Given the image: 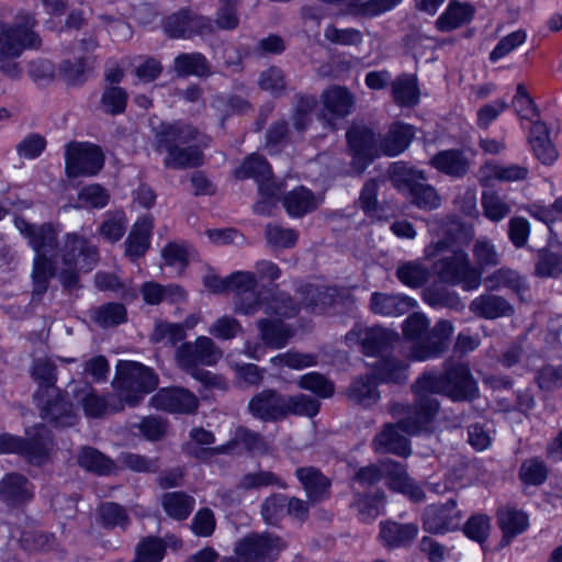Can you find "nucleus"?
<instances>
[{
  "label": "nucleus",
  "mask_w": 562,
  "mask_h": 562,
  "mask_svg": "<svg viewBox=\"0 0 562 562\" xmlns=\"http://www.w3.org/2000/svg\"><path fill=\"white\" fill-rule=\"evenodd\" d=\"M412 391L418 407L425 411L419 419L420 424L431 423L439 412V402L434 394H443L454 402L473 401L479 397L477 383L470 368L463 363L447 367L442 374L424 372L412 384Z\"/></svg>",
  "instance_id": "obj_1"
},
{
  "label": "nucleus",
  "mask_w": 562,
  "mask_h": 562,
  "mask_svg": "<svg viewBox=\"0 0 562 562\" xmlns=\"http://www.w3.org/2000/svg\"><path fill=\"white\" fill-rule=\"evenodd\" d=\"M198 135L199 131L190 124L181 121L162 122L153 128V147L159 154L166 153V168H196L203 164V153L198 146L189 144L196 139Z\"/></svg>",
  "instance_id": "obj_2"
},
{
  "label": "nucleus",
  "mask_w": 562,
  "mask_h": 562,
  "mask_svg": "<svg viewBox=\"0 0 562 562\" xmlns=\"http://www.w3.org/2000/svg\"><path fill=\"white\" fill-rule=\"evenodd\" d=\"M389 412L397 422L385 424L372 440V448L376 453H392L402 458L412 454L409 440L405 435H416L427 430L431 423H419L425 411L418 403L404 405L397 402L390 403Z\"/></svg>",
  "instance_id": "obj_3"
},
{
  "label": "nucleus",
  "mask_w": 562,
  "mask_h": 562,
  "mask_svg": "<svg viewBox=\"0 0 562 562\" xmlns=\"http://www.w3.org/2000/svg\"><path fill=\"white\" fill-rule=\"evenodd\" d=\"M424 254L428 260L440 255L432 268L442 283L462 285L465 291L475 290L481 285L482 273L471 265L464 250L449 249L447 241L439 240L426 246Z\"/></svg>",
  "instance_id": "obj_4"
},
{
  "label": "nucleus",
  "mask_w": 562,
  "mask_h": 562,
  "mask_svg": "<svg viewBox=\"0 0 562 562\" xmlns=\"http://www.w3.org/2000/svg\"><path fill=\"white\" fill-rule=\"evenodd\" d=\"M122 403L136 406L145 394L158 385L157 374L148 367L135 361H121L112 382Z\"/></svg>",
  "instance_id": "obj_5"
},
{
  "label": "nucleus",
  "mask_w": 562,
  "mask_h": 562,
  "mask_svg": "<svg viewBox=\"0 0 562 562\" xmlns=\"http://www.w3.org/2000/svg\"><path fill=\"white\" fill-rule=\"evenodd\" d=\"M36 20L30 13H19L13 23L0 20V61L15 59L27 48H38L41 38L34 32Z\"/></svg>",
  "instance_id": "obj_6"
},
{
  "label": "nucleus",
  "mask_w": 562,
  "mask_h": 562,
  "mask_svg": "<svg viewBox=\"0 0 562 562\" xmlns=\"http://www.w3.org/2000/svg\"><path fill=\"white\" fill-rule=\"evenodd\" d=\"M285 546L284 540L276 533L250 532L235 543L234 553L245 562H271L277 560Z\"/></svg>",
  "instance_id": "obj_7"
},
{
  "label": "nucleus",
  "mask_w": 562,
  "mask_h": 562,
  "mask_svg": "<svg viewBox=\"0 0 562 562\" xmlns=\"http://www.w3.org/2000/svg\"><path fill=\"white\" fill-rule=\"evenodd\" d=\"M104 165L101 148L90 143L71 142L65 150V172L68 178L93 177Z\"/></svg>",
  "instance_id": "obj_8"
},
{
  "label": "nucleus",
  "mask_w": 562,
  "mask_h": 562,
  "mask_svg": "<svg viewBox=\"0 0 562 562\" xmlns=\"http://www.w3.org/2000/svg\"><path fill=\"white\" fill-rule=\"evenodd\" d=\"M165 33L171 38L190 40L214 33L213 21L195 11L182 8L162 21Z\"/></svg>",
  "instance_id": "obj_9"
},
{
  "label": "nucleus",
  "mask_w": 562,
  "mask_h": 562,
  "mask_svg": "<svg viewBox=\"0 0 562 562\" xmlns=\"http://www.w3.org/2000/svg\"><path fill=\"white\" fill-rule=\"evenodd\" d=\"M70 387L74 398L82 406L88 417L99 418L124 409L122 398L117 394L99 395L90 383L83 381L71 382Z\"/></svg>",
  "instance_id": "obj_10"
},
{
  "label": "nucleus",
  "mask_w": 562,
  "mask_h": 562,
  "mask_svg": "<svg viewBox=\"0 0 562 562\" xmlns=\"http://www.w3.org/2000/svg\"><path fill=\"white\" fill-rule=\"evenodd\" d=\"M463 514L457 506L456 498L443 504L427 505L422 514L423 529L431 535H443L457 530L462 522Z\"/></svg>",
  "instance_id": "obj_11"
},
{
  "label": "nucleus",
  "mask_w": 562,
  "mask_h": 562,
  "mask_svg": "<svg viewBox=\"0 0 562 562\" xmlns=\"http://www.w3.org/2000/svg\"><path fill=\"white\" fill-rule=\"evenodd\" d=\"M452 333L453 326L449 321H438L422 340L412 345L409 358L415 361H426L440 357L448 350Z\"/></svg>",
  "instance_id": "obj_12"
},
{
  "label": "nucleus",
  "mask_w": 562,
  "mask_h": 562,
  "mask_svg": "<svg viewBox=\"0 0 562 562\" xmlns=\"http://www.w3.org/2000/svg\"><path fill=\"white\" fill-rule=\"evenodd\" d=\"M60 256L65 266L79 267L83 272L91 271L99 261L97 247L75 233L65 236Z\"/></svg>",
  "instance_id": "obj_13"
},
{
  "label": "nucleus",
  "mask_w": 562,
  "mask_h": 562,
  "mask_svg": "<svg viewBox=\"0 0 562 562\" xmlns=\"http://www.w3.org/2000/svg\"><path fill=\"white\" fill-rule=\"evenodd\" d=\"M34 397L41 408L43 419L57 427H70L77 423V415L74 413L71 404L60 396L58 390L56 393L49 392L44 395L36 392Z\"/></svg>",
  "instance_id": "obj_14"
},
{
  "label": "nucleus",
  "mask_w": 562,
  "mask_h": 562,
  "mask_svg": "<svg viewBox=\"0 0 562 562\" xmlns=\"http://www.w3.org/2000/svg\"><path fill=\"white\" fill-rule=\"evenodd\" d=\"M397 339V334L380 326L351 330L346 335L349 345L359 344L367 356H376L386 351Z\"/></svg>",
  "instance_id": "obj_15"
},
{
  "label": "nucleus",
  "mask_w": 562,
  "mask_h": 562,
  "mask_svg": "<svg viewBox=\"0 0 562 562\" xmlns=\"http://www.w3.org/2000/svg\"><path fill=\"white\" fill-rule=\"evenodd\" d=\"M149 403L157 409L180 414L194 413L199 406L196 396L182 387L161 389Z\"/></svg>",
  "instance_id": "obj_16"
},
{
  "label": "nucleus",
  "mask_w": 562,
  "mask_h": 562,
  "mask_svg": "<svg viewBox=\"0 0 562 562\" xmlns=\"http://www.w3.org/2000/svg\"><path fill=\"white\" fill-rule=\"evenodd\" d=\"M34 497V486L20 473H8L0 481V499L7 506L20 508Z\"/></svg>",
  "instance_id": "obj_17"
},
{
  "label": "nucleus",
  "mask_w": 562,
  "mask_h": 562,
  "mask_svg": "<svg viewBox=\"0 0 562 562\" xmlns=\"http://www.w3.org/2000/svg\"><path fill=\"white\" fill-rule=\"evenodd\" d=\"M15 226L27 239L30 246L36 252L35 256L53 252L57 248L58 233L52 224L33 225L22 217L15 218Z\"/></svg>",
  "instance_id": "obj_18"
},
{
  "label": "nucleus",
  "mask_w": 562,
  "mask_h": 562,
  "mask_svg": "<svg viewBox=\"0 0 562 562\" xmlns=\"http://www.w3.org/2000/svg\"><path fill=\"white\" fill-rule=\"evenodd\" d=\"M53 447V437L48 428L44 425H36L26 431L21 456L30 463L41 465L48 460Z\"/></svg>",
  "instance_id": "obj_19"
},
{
  "label": "nucleus",
  "mask_w": 562,
  "mask_h": 562,
  "mask_svg": "<svg viewBox=\"0 0 562 562\" xmlns=\"http://www.w3.org/2000/svg\"><path fill=\"white\" fill-rule=\"evenodd\" d=\"M249 413L263 422H276L284 418V395L274 390L257 393L248 403Z\"/></svg>",
  "instance_id": "obj_20"
},
{
  "label": "nucleus",
  "mask_w": 562,
  "mask_h": 562,
  "mask_svg": "<svg viewBox=\"0 0 562 562\" xmlns=\"http://www.w3.org/2000/svg\"><path fill=\"white\" fill-rule=\"evenodd\" d=\"M295 476L302 485L308 502L318 504L330 496L331 480L315 467H300Z\"/></svg>",
  "instance_id": "obj_21"
},
{
  "label": "nucleus",
  "mask_w": 562,
  "mask_h": 562,
  "mask_svg": "<svg viewBox=\"0 0 562 562\" xmlns=\"http://www.w3.org/2000/svg\"><path fill=\"white\" fill-rule=\"evenodd\" d=\"M490 292L483 293L470 302L469 310L476 317L496 319L514 315L515 308L504 296Z\"/></svg>",
  "instance_id": "obj_22"
},
{
  "label": "nucleus",
  "mask_w": 562,
  "mask_h": 562,
  "mask_svg": "<svg viewBox=\"0 0 562 562\" xmlns=\"http://www.w3.org/2000/svg\"><path fill=\"white\" fill-rule=\"evenodd\" d=\"M417 305L416 300L401 293L373 292L370 297V310L382 316H401Z\"/></svg>",
  "instance_id": "obj_23"
},
{
  "label": "nucleus",
  "mask_w": 562,
  "mask_h": 562,
  "mask_svg": "<svg viewBox=\"0 0 562 562\" xmlns=\"http://www.w3.org/2000/svg\"><path fill=\"white\" fill-rule=\"evenodd\" d=\"M198 355L195 341L183 342L176 350V360L182 369L190 371L192 376L201 381L204 385L218 386L221 384L220 376L198 368V366L201 364Z\"/></svg>",
  "instance_id": "obj_24"
},
{
  "label": "nucleus",
  "mask_w": 562,
  "mask_h": 562,
  "mask_svg": "<svg viewBox=\"0 0 562 562\" xmlns=\"http://www.w3.org/2000/svg\"><path fill=\"white\" fill-rule=\"evenodd\" d=\"M418 535V526L414 522L400 524L393 520L380 522L379 538L387 548L409 546Z\"/></svg>",
  "instance_id": "obj_25"
},
{
  "label": "nucleus",
  "mask_w": 562,
  "mask_h": 562,
  "mask_svg": "<svg viewBox=\"0 0 562 562\" xmlns=\"http://www.w3.org/2000/svg\"><path fill=\"white\" fill-rule=\"evenodd\" d=\"M347 139L355 158L370 162L376 155V139L372 130L355 125L347 132Z\"/></svg>",
  "instance_id": "obj_26"
},
{
  "label": "nucleus",
  "mask_w": 562,
  "mask_h": 562,
  "mask_svg": "<svg viewBox=\"0 0 562 562\" xmlns=\"http://www.w3.org/2000/svg\"><path fill=\"white\" fill-rule=\"evenodd\" d=\"M414 128L412 125L394 123L381 138L379 149L389 157H395L405 151L414 138Z\"/></svg>",
  "instance_id": "obj_27"
},
{
  "label": "nucleus",
  "mask_w": 562,
  "mask_h": 562,
  "mask_svg": "<svg viewBox=\"0 0 562 562\" xmlns=\"http://www.w3.org/2000/svg\"><path fill=\"white\" fill-rule=\"evenodd\" d=\"M475 8L469 2L450 0L448 7L436 21V27L440 32H450L472 21Z\"/></svg>",
  "instance_id": "obj_28"
},
{
  "label": "nucleus",
  "mask_w": 562,
  "mask_h": 562,
  "mask_svg": "<svg viewBox=\"0 0 562 562\" xmlns=\"http://www.w3.org/2000/svg\"><path fill=\"white\" fill-rule=\"evenodd\" d=\"M154 226L150 216L139 218L132 227L124 245L125 255L131 260H137L149 248V237Z\"/></svg>",
  "instance_id": "obj_29"
},
{
  "label": "nucleus",
  "mask_w": 562,
  "mask_h": 562,
  "mask_svg": "<svg viewBox=\"0 0 562 562\" xmlns=\"http://www.w3.org/2000/svg\"><path fill=\"white\" fill-rule=\"evenodd\" d=\"M56 274V268L52 259L41 255L35 256L32 278V296L31 303L33 305L40 304L43 295L47 292L52 278Z\"/></svg>",
  "instance_id": "obj_30"
},
{
  "label": "nucleus",
  "mask_w": 562,
  "mask_h": 562,
  "mask_svg": "<svg viewBox=\"0 0 562 562\" xmlns=\"http://www.w3.org/2000/svg\"><path fill=\"white\" fill-rule=\"evenodd\" d=\"M374 375H360L356 378L346 390L349 402L369 407L380 400L378 383Z\"/></svg>",
  "instance_id": "obj_31"
},
{
  "label": "nucleus",
  "mask_w": 562,
  "mask_h": 562,
  "mask_svg": "<svg viewBox=\"0 0 562 562\" xmlns=\"http://www.w3.org/2000/svg\"><path fill=\"white\" fill-rule=\"evenodd\" d=\"M325 110L334 117H345L350 114L355 104L353 94L346 88L333 86L321 95Z\"/></svg>",
  "instance_id": "obj_32"
},
{
  "label": "nucleus",
  "mask_w": 562,
  "mask_h": 562,
  "mask_svg": "<svg viewBox=\"0 0 562 562\" xmlns=\"http://www.w3.org/2000/svg\"><path fill=\"white\" fill-rule=\"evenodd\" d=\"M282 204L291 217H302L317 207L314 193L305 187H297L284 194Z\"/></svg>",
  "instance_id": "obj_33"
},
{
  "label": "nucleus",
  "mask_w": 562,
  "mask_h": 562,
  "mask_svg": "<svg viewBox=\"0 0 562 562\" xmlns=\"http://www.w3.org/2000/svg\"><path fill=\"white\" fill-rule=\"evenodd\" d=\"M173 70L179 77H209L212 75L209 60L198 52L179 54L173 60Z\"/></svg>",
  "instance_id": "obj_34"
},
{
  "label": "nucleus",
  "mask_w": 562,
  "mask_h": 562,
  "mask_svg": "<svg viewBox=\"0 0 562 562\" xmlns=\"http://www.w3.org/2000/svg\"><path fill=\"white\" fill-rule=\"evenodd\" d=\"M430 164L437 170L451 177H463L469 169V161L461 150L448 149L436 154Z\"/></svg>",
  "instance_id": "obj_35"
},
{
  "label": "nucleus",
  "mask_w": 562,
  "mask_h": 562,
  "mask_svg": "<svg viewBox=\"0 0 562 562\" xmlns=\"http://www.w3.org/2000/svg\"><path fill=\"white\" fill-rule=\"evenodd\" d=\"M497 520L503 531L502 544L504 546L509 544L513 538L522 533L528 527L527 515L514 508L498 510Z\"/></svg>",
  "instance_id": "obj_36"
},
{
  "label": "nucleus",
  "mask_w": 562,
  "mask_h": 562,
  "mask_svg": "<svg viewBox=\"0 0 562 562\" xmlns=\"http://www.w3.org/2000/svg\"><path fill=\"white\" fill-rule=\"evenodd\" d=\"M257 327L261 340L270 348H283L291 336L289 327L280 319L260 318L257 321Z\"/></svg>",
  "instance_id": "obj_37"
},
{
  "label": "nucleus",
  "mask_w": 562,
  "mask_h": 562,
  "mask_svg": "<svg viewBox=\"0 0 562 562\" xmlns=\"http://www.w3.org/2000/svg\"><path fill=\"white\" fill-rule=\"evenodd\" d=\"M110 192L99 183H90L82 187L77 198L70 204L76 210L103 209L109 204Z\"/></svg>",
  "instance_id": "obj_38"
},
{
  "label": "nucleus",
  "mask_w": 562,
  "mask_h": 562,
  "mask_svg": "<svg viewBox=\"0 0 562 562\" xmlns=\"http://www.w3.org/2000/svg\"><path fill=\"white\" fill-rule=\"evenodd\" d=\"M263 311L267 315L279 318H291L299 314L301 305L294 302L292 296L285 292H273L262 302Z\"/></svg>",
  "instance_id": "obj_39"
},
{
  "label": "nucleus",
  "mask_w": 562,
  "mask_h": 562,
  "mask_svg": "<svg viewBox=\"0 0 562 562\" xmlns=\"http://www.w3.org/2000/svg\"><path fill=\"white\" fill-rule=\"evenodd\" d=\"M408 364L395 358H382L374 366V378L380 382L403 384L407 381Z\"/></svg>",
  "instance_id": "obj_40"
},
{
  "label": "nucleus",
  "mask_w": 562,
  "mask_h": 562,
  "mask_svg": "<svg viewBox=\"0 0 562 562\" xmlns=\"http://www.w3.org/2000/svg\"><path fill=\"white\" fill-rule=\"evenodd\" d=\"M391 183L398 191H409L419 180H426L423 170L408 167L403 161L391 164L387 170Z\"/></svg>",
  "instance_id": "obj_41"
},
{
  "label": "nucleus",
  "mask_w": 562,
  "mask_h": 562,
  "mask_svg": "<svg viewBox=\"0 0 562 562\" xmlns=\"http://www.w3.org/2000/svg\"><path fill=\"white\" fill-rule=\"evenodd\" d=\"M395 274L403 284L418 289L429 280L430 270L419 260H409L401 262Z\"/></svg>",
  "instance_id": "obj_42"
},
{
  "label": "nucleus",
  "mask_w": 562,
  "mask_h": 562,
  "mask_svg": "<svg viewBox=\"0 0 562 562\" xmlns=\"http://www.w3.org/2000/svg\"><path fill=\"white\" fill-rule=\"evenodd\" d=\"M392 95L401 106H414L419 101L417 80L414 76L403 74L392 82Z\"/></svg>",
  "instance_id": "obj_43"
},
{
  "label": "nucleus",
  "mask_w": 562,
  "mask_h": 562,
  "mask_svg": "<svg viewBox=\"0 0 562 562\" xmlns=\"http://www.w3.org/2000/svg\"><path fill=\"white\" fill-rule=\"evenodd\" d=\"M78 464L89 472L109 475L115 470V463L101 451L83 447L78 454Z\"/></svg>",
  "instance_id": "obj_44"
},
{
  "label": "nucleus",
  "mask_w": 562,
  "mask_h": 562,
  "mask_svg": "<svg viewBox=\"0 0 562 562\" xmlns=\"http://www.w3.org/2000/svg\"><path fill=\"white\" fill-rule=\"evenodd\" d=\"M423 300L431 307L460 308L461 301L458 294L450 291L442 282H435L423 291Z\"/></svg>",
  "instance_id": "obj_45"
},
{
  "label": "nucleus",
  "mask_w": 562,
  "mask_h": 562,
  "mask_svg": "<svg viewBox=\"0 0 562 562\" xmlns=\"http://www.w3.org/2000/svg\"><path fill=\"white\" fill-rule=\"evenodd\" d=\"M518 477L524 485L540 486L549 477V467L540 457L527 458L519 467Z\"/></svg>",
  "instance_id": "obj_46"
},
{
  "label": "nucleus",
  "mask_w": 562,
  "mask_h": 562,
  "mask_svg": "<svg viewBox=\"0 0 562 562\" xmlns=\"http://www.w3.org/2000/svg\"><path fill=\"white\" fill-rule=\"evenodd\" d=\"M402 0H338L349 12L361 16H376L396 7Z\"/></svg>",
  "instance_id": "obj_47"
},
{
  "label": "nucleus",
  "mask_w": 562,
  "mask_h": 562,
  "mask_svg": "<svg viewBox=\"0 0 562 562\" xmlns=\"http://www.w3.org/2000/svg\"><path fill=\"white\" fill-rule=\"evenodd\" d=\"M484 284L487 291H497L503 288L510 289L515 292H519L525 289L524 279L519 273L510 268L503 267L484 279Z\"/></svg>",
  "instance_id": "obj_48"
},
{
  "label": "nucleus",
  "mask_w": 562,
  "mask_h": 562,
  "mask_svg": "<svg viewBox=\"0 0 562 562\" xmlns=\"http://www.w3.org/2000/svg\"><path fill=\"white\" fill-rule=\"evenodd\" d=\"M194 498L183 492H170L162 496V506L168 516L184 520L192 513Z\"/></svg>",
  "instance_id": "obj_49"
},
{
  "label": "nucleus",
  "mask_w": 562,
  "mask_h": 562,
  "mask_svg": "<svg viewBox=\"0 0 562 562\" xmlns=\"http://www.w3.org/2000/svg\"><path fill=\"white\" fill-rule=\"evenodd\" d=\"M91 318L99 326L108 328L125 323L127 312L122 303L110 302L95 307L91 313Z\"/></svg>",
  "instance_id": "obj_50"
},
{
  "label": "nucleus",
  "mask_w": 562,
  "mask_h": 562,
  "mask_svg": "<svg viewBox=\"0 0 562 562\" xmlns=\"http://www.w3.org/2000/svg\"><path fill=\"white\" fill-rule=\"evenodd\" d=\"M100 524L108 529L120 528L126 530L130 517L126 509L117 503H103L98 509Z\"/></svg>",
  "instance_id": "obj_51"
},
{
  "label": "nucleus",
  "mask_w": 562,
  "mask_h": 562,
  "mask_svg": "<svg viewBox=\"0 0 562 562\" xmlns=\"http://www.w3.org/2000/svg\"><path fill=\"white\" fill-rule=\"evenodd\" d=\"M419 180L409 191V199L414 205L420 210L431 211L436 210L441 204V198L437 190L430 184Z\"/></svg>",
  "instance_id": "obj_52"
},
{
  "label": "nucleus",
  "mask_w": 562,
  "mask_h": 562,
  "mask_svg": "<svg viewBox=\"0 0 562 562\" xmlns=\"http://www.w3.org/2000/svg\"><path fill=\"white\" fill-rule=\"evenodd\" d=\"M481 204L484 216L495 223L503 221L512 212L505 198L495 191H483Z\"/></svg>",
  "instance_id": "obj_53"
},
{
  "label": "nucleus",
  "mask_w": 562,
  "mask_h": 562,
  "mask_svg": "<svg viewBox=\"0 0 562 562\" xmlns=\"http://www.w3.org/2000/svg\"><path fill=\"white\" fill-rule=\"evenodd\" d=\"M319 407V402L308 395H284V418L289 415L314 417L318 414Z\"/></svg>",
  "instance_id": "obj_54"
},
{
  "label": "nucleus",
  "mask_w": 562,
  "mask_h": 562,
  "mask_svg": "<svg viewBox=\"0 0 562 562\" xmlns=\"http://www.w3.org/2000/svg\"><path fill=\"white\" fill-rule=\"evenodd\" d=\"M316 105V99L312 95H300L292 114V124L296 139L310 126L312 122V111Z\"/></svg>",
  "instance_id": "obj_55"
},
{
  "label": "nucleus",
  "mask_w": 562,
  "mask_h": 562,
  "mask_svg": "<svg viewBox=\"0 0 562 562\" xmlns=\"http://www.w3.org/2000/svg\"><path fill=\"white\" fill-rule=\"evenodd\" d=\"M265 237L269 247L273 249H285L294 247L299 234L295 229L285 228L276 223H269L265 227Z\"/></svg>",
  "instance_id": "obj_56"
},
{
  "label": "nucleus",
  "mask_w": 562,
  "mask_h": 562,
  "mask_svg": "<svg viewBox=\"0 0 562 562\" xmlns=\"http://www.w3.org/2000/svg\"><path fill=\"white\" fill-rule=\"evenodd\" d=\"M268 486H278L279 488L284 490L288 487V484L284 480L271 471L247 473L241 476L237 484V487L244 491Z\"/></svg>",
  "instance_id": "obj_57"
},
{
  "label": "nucleus",
  "mask_w": 562,
  "mask_h": 562,
  "mask_svg": "<svg viewBox=\"0 0 562 562\" xmlns=\"http://www.w3.org/2000/svg\"><path fill=\"white\" fill-rule=\"evenodd\" d=\"M186 329L181 324L158 323L150 335V340L164 347H175L186 338Z\"/></svg>",
  "instance_id": "obj_58"
},
{
  "label": "nucleus",
  "mask_w": 562,
  "mask_h": 562,
  "mask_svg": "<svg viewBox=\"0 0 562 562\" xmlns=\"http://www.w3.org/2000/svg\"><path fill=\"white\" fill-rule=\"evenodd\" d=\"M32 376L40 383V395L56 393V366L48 359H38L32 369Z\"/></svg>",
  "instance_id": "obj_59"
},
{
  "label": "nucleus",
  "mask_w": 562,
  "mask_h": 562,
  "mask_svg": "<svg viewBox=\"0 0 562 562\" xmlns=\"http://www.w3.org/2000/svg\"><path fill=\"white\" fill-rule=\"evenodd\" d=\"M286 498L284 494L268 496L260 506V515L263 521L270 526H278L286 515Z\"/></svg>",
  "instance_id": "obj_60"
},
{
  "label": "nucleus",
  "mask_w": 562,
  "mask_h": 562,
  "mask_svg": "<svg viewBox=\"0 0 562 562\" xmlns=\"http://www.w3.org/2000/svg\"><path fill=\"white\" fill-rule=\"evenodd\" d=\"M302 299L301 305L313 313H321L331 303V295L327 291L313 285L305 284L299 290Z\"/></svg>",
  "instance_id": "obj_61"
},
{
  "label": "nucleus",
  "mask_w": 562,
  "mask_h": 562,
  "mask_svg": "<svg viewBox=\"0 0 562 562\" xmlns=\"http://www.w3.org/2000/svg\"><path fill=\"white\" fill-rule=\"evenodd\" d=\"M237 179L254 178L259 181L262 177L271 175V168L265 157L251 154L241 166L234 171Z\"/></svg>",
  "instance_id": "obj_62"
},
{
  "label": "nucleus",
  "mask_w": 562,
  "mask_h": 562,
  "mask_svg": "<svg viewBox=\"0 0 562 562\" xmlns=\"http://www.w3.org/2000/svg\"><path fill=\"white\" fill-rule=\"evenodd\" d=\"M562 273V256L548 249H540L535 263V274L539 278H555Z\"/></svg>",
  "instance_id": "obj_63"
},
{
  "label": "nucleus",
  "mask_w": 562,
  "mask_h": 562,
  "mask_svg": "<svg viewBox=\"0 0 562 562\" xmlns=\"http://www.w3.org/2000/svg\"><path fill=\"white\" fill-rule=\"evenodd\" d=\"M166 552V542L156 537L144 538L136 547L133 562H160Z\"/></svg>",
  "instance_id": "obj_64"
}]
</instances>
